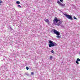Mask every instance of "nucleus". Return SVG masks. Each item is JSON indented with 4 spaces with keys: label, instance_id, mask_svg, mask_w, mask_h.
Wrapping results in <instances>:
<instances>
[{
    "label": "nucleus",
    "instance_id": "nucleus-1",
    "mask_svg": "<svg viewBox=\"0 0 80 80\" xmlns=\"http://www.w3.org/2000/svg\"><path fill=\"white\" fill-rule=\"evenodd\" d=\"M63 23V21H60L58 20L56 17H55L53 21V24L55 25H58V26H60Z\"/></svg>",
    "mask_w": 80,
    "mask_h": 80
},
{
    "label": "nucleus",
    "instance_id": "nucleus-2",
    "mask_svg": "<svg viewBox=\"0 0 80 80\" xmlns=\"http://www.w3.org/2000/svg\"><path fill=\"white\" fill-rule=\"evenodd\" d=\"M49 43H50V44L49 45V47L51 48L52 47H54V46H55L54 43H53V42H52V41H49Z\"/></svg>",
    "mask_w": 80,
    "mask_h": 80
},
{
    "label": "nucleus",
    "instance_id": "nucleus-3",
    "mask_svg": "<svg viewBox=\"0 0 80 80\" xmlns=\"http://www.w3.org/2000/svg\"><path fill=\"white\" fill-rule=\"evenodd\" d=\"M65 16L68 18V19H70V20H73V18H72V16L66 14L65 15Z\"/></svg>",
    "mask_w": 80,
    "mask_h": 80
},
{
    "label": "nucleus",
    "instance_id": "nucleus-4",
    "mask_svg": "<svg viewBox=\"0 0 80 80\" xmlns=\"http://www.w3.org/2000/svg\"><path fill=\"white\" fill-rule=\"evenodd\" d=\"M53 32L55 34H56V35H60V33H59V32L58 31H57V30H55V29H53Z\"/></svg>",
    "mask_w": 80,
    "mask_h": 80
},
{
    "label": "nucleus",
    "instance_id": "nucleus-5",
    "mask_svg": "<svg viewBox=\"0 0 80 80\" xmlns=\"http://www.w3.org/2000/svg\"><path fill=\"white\" fill-rule=\"evenodd\" d=\"M77 61H76V63H77V64H79V63H78V62H80V59L79 58H77Z\"/></svg>",
    "mask_w": 80,
    "mask_h": 80
},
{
    "label": "nucleus",
    "instance_id": "nucleus-6",
    "mask_svg": "<svg viewBox=\"0 0 80 80\" xmlns=\"http://www.w3.org/2000/svg\"><path fill=\"white\" fill-rule=\"evenodd\" d=\"M44 21L46 22V23H48V24H49V23H50L49 22V20L47 19H44Z\"/></svg>",
    "mask_w": 80,
    "mask_h": 80
},
{
    "label": "nucleus",
    "instance_id": "nucleus-7",
    "mask_svg": "<svg viewBox=\"0 0 80 80\" xmlns=\"http://www.w3.org/2000/svg\"><path fill=\"white\" fill-rule=\"evenodd\" d=\"M59 5H60L61 6H62V7H65V4H63L61 2V3H60Z\"/></svg>",
    "mask_w": 80,
    "mask_h": 80
},
{
    "label": "nucleus",
    "instance_id": "nucleus-8",
    "mask_svg": "<svg viewBox=\"0 0 80 80\" xmlns=\"http://www.w3.org/2000/svg\"><path fill=\"white\" fill-rule=\"evenodd\" d=\"M57 3H58V4H59H59H60L61 2H60L59 1H57Z\"/></svg>",
    "mask_w": 80,
    "mask_h": 80
},
{
    "label": "nucleus",
    "instance_id": "nucleus-9",
    "mask_svg": "<svg viewBox=\"0 0 80 80\" xmlns=\"http://www.w3.org/2000/svg\"><path fill=\"white\" fill-rule=\"evenodd\" d=\"M16 3H17V4H18L19 5L20 3V2H19L18 1H17Z\"/></svg>",
    "mask_w": 80,
    "mask_h": 80
},
{
    "label": "nucleus",
    "instance_id": "nucleus-10",
    "mask_svg": "<svg viewBox=\"0 0 80 80\" xmlns=\"http://www.w3.org/2000/svg\"><path fill=\"white\" fill-rule=\"evenodd\" d=\"M56 37H57V38H60L61 37L59 35H58L56 36Z\"/></svg>",
    "mask_w": 80,
    "mask_h": 80
},
{
    "label": "nucleus",
    "instance_id": "nucleus-11",
    "mask_svg": "<svg viewBox=\"0 0 80 80\" xmlns=\"http://www.w3.org/2000/svg\"><path fill=\"white\" fill-rule=\"evenodd\" d=\"M73 18H74V19H75V20H77V18L76 17H75V16L73 17Z\"/></svg>",
    "mask_w": 80,
    "mask_h": 80
},
{
    "label": "nucleus",
    "instance_id": "nucleus-12",
    "mask_svg": "<svg viewBox=\"0 0 80 80\" xmlns=\"http://www.w3.org/2000/svg\"><path fill=\"white\" fill-rule=\"evenodd\" d=\"M26 69L27 70H28V69H29V68H28V67H26Z\"/></svg>",
    "mask_w": 80,
    "mask_h": 80
},
{
    "label": "nucleus",
    "instance_id": "nucleus-13",
    "mask_svg": "<svg viewBox=\"0 0 80 80\" xmlns=\"http://www.w3.org/2000/svg\"><path fill=\"white\" fill-rule=\"evenodd\" d=\"M51 52L52 53H54V51H53V50H52Z\"/></svg>",
    "mask_w": 80,
    "mask_h": 80
},
{
    "label": "nucleus",
    "instance_id": "nucleus-14",
    "mask_svg": "<svg viewBox=\"0 0 80 80\" xmlns=\"http://www.w3.org/2000/svg\"><path fill=\"white\" fill-rule=\"evenodd\" d=\"M0 3H3V2L2 1L0 0Z\"/></svg>",
    "mask_w": 80,
    "mask_h": 80
},
{
    "label": "nucleus",
    "instance_id": "nucleus-15",
    "mask_svg": "<svg viewBox=\"0 0 80 80\" xmlns=\"http://www.w3.org/2000/svg\"><path fill=\"white\" fill-rule=\"evenodd\" d=\"M18 7H21L20 5H18Z\"/></svg>",
    "mask_w": 80,
    "mask_h": 80
},
{
    "label": "nucleus",
    "instance_id": "nucleus-16",
    "mask_svg": "<svg viewBox=\"0 0 80 80\" xmlns=\"http://www.w3.org/2000/svg\"><path fill=\"white\" fill-rule=\"evenodd\" d=\"M32 75H34V73L33 72H31Z\"/></svg>",
    "mask_w": 80,
    "mask_h": 80
},
{
    "label": "nucleus",
    "instance_id": "nucleus-17",
    "mask_svg": "<svg viewBox=\"0 0 80 80\" xmlns=\"http://www.w3.org/2000/svg\"><path fill=\"white\" fill-rule=\"evenodd\" d=\"M53 58V57L52 56H51L50 57V58Z\"/></svg>",
    "mask_w": 80,
    "mask_h": 80
},
{
    "label": "nucleus",
    "instance_id": "nucleus-18",
    "mask_svg": "<svg viewBox=\"0 0 80 80\" xmlns=\"http://www.w3.org/2000/svg\"><path fill=\"white\" fill-rule=\"evenodd\" d=\"M60 1L61 2H63V0H60Z\"/></svg>",
    "mask_w": 80,
    "mask_h": 80
},
{
    "label": "nucleus",
    "instance_id": "nucleus-19",
    "mask_svg": "<svg viewBox=\"0 0 80 80\" xmlns=\"http://www.w3.org/2000/svg\"><path fill=\"white\" fill-rule=\"evenodd\" d=\"M1 5V3H0V5Z\"/></svg>",
    "mask_w": 80,
    "mask_h": 80
}]
</instances>
